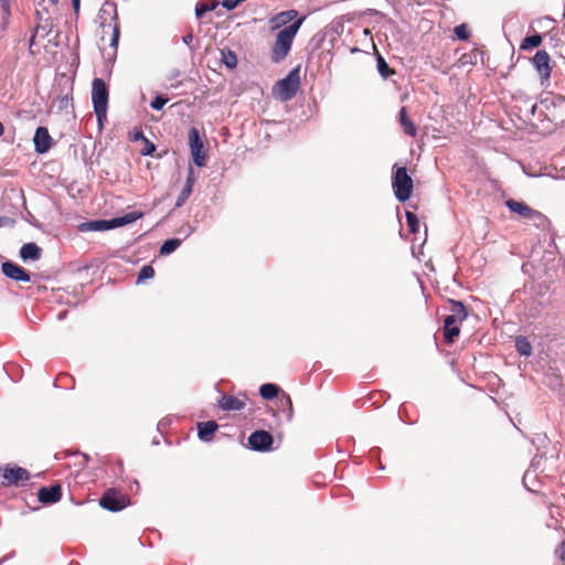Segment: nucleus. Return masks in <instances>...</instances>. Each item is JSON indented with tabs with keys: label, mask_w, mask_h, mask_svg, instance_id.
I'll return each mask as SVG.
<instances>
[{
	"label": "nucleus",
	"mask_w": 565,
	"mask_h": 565,
	"mask_svg": "<svg viewBox=\"0 0 565 565\" xmlns=\"http://www.w3.org/2000/svg\"><path fill=\"white\" fill-rule=\"evenodd\" d=\"M14 221L9 216H0V227L12 226Z\"/></svg>",
	"instance_id": "obj_46"
},
{
	"label": "nucleus",
	"mask_w": 565,
	"mask_h": 565,
	"mask_svg": "<svg viewBox=\"0 0 565 565\" xmlns=\"http://www.w3.org/2000/svg\"><path fill=\"white\" fill-rule=\"evenodd\" d=\"M104 15L110 17L113 21H117L118 13H117V6L113 1H105L99 10V17L100 19H104Z\"/></svg>",
	"instance_id": "obj_26"
},
{
	"label": "nucleus",
	"mask_w": 565,
	"mask_h": 565,
	"mask_svg": "<svg viewBox=\"0 0 565 565\" xmlns=\"http://www.w3.org/2000/svg\"><path fill=\"white\" fill-rule=\"evenodd\" d=\"M274 437L264 429L255 430L248 437V446L252 450L258 452H266L273 449Z\"/></svg>",
	"instance_id": "obj_8"
},
{
	"label": "nucleus",
	"mask_w": 565,
	"mask_h": 565,
	"mask_svg": "<svg viewBox=\"0 0 565 565\" xmlns=\"http://www.w3.org/2000/svg\"><path fill=\"white\" fill-rule=\"evenodd\" d=\"M460 329L458 324L444 327L445 340L449 343L454 342L455 338L459 335Z\"/></svg>",
	"instance_id": "obj_37"
},
{
	"label": "nucleus",
	"mask_w": 565,
	"mask_h": 565,
	"mask_svg": "<svg viewBox=\"0 0 565 565\" xmlns=\"http://www.w3.org/2000/svg\"><path fill=\"white\" fill-rule=\"evenodd\" d=\"M507 207L518 215H520L522 218L526 220L529 218L530 214L532 213V207L527 205L526 203L522 201H516L513 199H509L505 201Z\"/></svg>",
	"instance_id": "obj_17"
},
{
	"label": "nucleus",
	"mask_w": 565,
	"mask_h": 565,
	"mask_svg": "<svg viewBox=\"0 0 565 565\" xmlns=\"http://www.w3.org/2000/svg\"><path fill=\"white\" fill-rule=\"evenodd\" d=\"M52 137L46 127L40 126L33 136L34 151L39 154L46 153L52 147Z\"/></svg>",
	"instance_id": "obj_11"
},
{
	"label": "nucleus",
	"mask_w": 565,
	"mask_h": 565,
	"mask_svg": "<svg viewBox=\"0 0 565 565\" xmlns=\"http://www.w3.org/2000/svg\"><path fill=\"white\" fill-rule=\"evenodd\" d=\"M34 38H35V35L33 34V35H32V38H31V40H30V44H31V45H32V44H33V42H34Z\"/></svg>",
	"instance_id": "obj_55"
},
{
	"label": "nucleus",
	"mask_w": 565,
	"mask_h": 565,
	"mask_svg": "<svg viewBox=\"0 0 565 565\" xmlns=\"http://www.w3.org/2000/svg\"><path fill=\"white\" fill-rule=\"evenodd\" d=\"M536 480V472L535 470L529 468L524 476H523V486L529 490V491H532V492H535L536 490L531 486L534 483V481Z\"/></svg>",
	"instance_id": "obj_36"
},
{
	"label": "nucleus",
	"mask_w": 565,
	"mask_h": 565,
	"mask_svg": "<svg viewBox=\"0 0 565 565\" xmlns=\"http://www.w3.org/2000/svg\"><path fill=\"white\" fill-rule=\"evenodd\" d=\"M526 220L531 221L533 225L537 228L544 230L548 225V218L543 213L534 209L532 210V213Z\"/></svg>",
	"instance_id": "obj_27"
},
{
	"label": "nucleus",
	"mask_w": 565,
	"mask_h": 565,
	"mask_svg": "<svg viewBox=\"0 0 565 565\" xmlns=\"http://www.w3.org/2000/svg\"><path fill=\"white\" fill-rule=\"evenodd\" d=\"M192 41H193V34H192V33H188V34H185L184 36H182V42H183L185 45H188V46H190V45H191Z\"/></svg>",
	"instance_id": "obj_49"
},
{
	"label": "nucleus",
	"mask_w": 565,
	"mask_h": 565,
	"mask_svg": "<svg viewBox=\"0 0 565 565\" xmlns=\"http://www.w3.org/2000/svg\"><path fill=\"white\" fill-rule=\"evenodd\" d=\"M182 239L180 238H169L162 243L160 246L161 255H170L181 245Z\"/></svg>",
	"instance_id": "obj_30"
},
{
	"label": "nucleus",
	"mask_w": 565,
	"mask_h": 565,
	"mask_svg": "<svg viewBox=\"0 0 565 565\" xmlns=\"http://www.w3.org/2000/svg\"><path fill=\"white\" fill-rule=\"evenodd\" d=\"M194 183H195V173H194L193 168L190 167L188 174H186L185 183H184L180 194L177 198L175 207H181L186 202V200L189 199V196L191 195V193L193 191Z\"/></svg>",
	"instance_id": "obj_14"
},
{
	"label": "nucleus",
	"mask_w": 565,
	"mask_h": 565,
	"mask_svg": "<svg viewBox=\"0 0 565 565\" xmlns=\"http://www.w3.org/2000/svg\"><path fill=\"white\" fill-rule=\"evenodd\" d=\"M194 232V227L191 225H186L185 227L179 230L180 234H183V237H189Z\"/></svg>",
	"instance_id": "obj_47"
},
{
	"label": "nucleus",
	"mask_w": 565,
	"mask_h": 565,
	"mask_svg": "<svg viewBox=\"0 0 565 565\" xmlns=\"http://www.w3.org/2000/svg\"><path fill=\"white\" fill-rule=\"evenodd\" d=\"M280 392V387L274 383H265L259 387V395L263 399L269 401L273 398H278Z\"/></svg>",
	"instance_id": "obj_23"
},
{
	"label": "nucleus",
	"mask_w": 565,
	"mask_h": 565,
	"mask_svg": "<svg viewBox=\"0 0 565 565\" xmlns=\"http://www.w3.org/2000/svg\"><path fill=\"white\" fill-rule=\"evenodd\" d=\"M542 460H543L542 456H535L531 461L530 468L535 470V472H536L541 467Z\"/></svg>",
	"instance_id": "obj_44"
},
{
	"label": "nucleus",
	"mask_w": 565,
	"mask_h": 565,
	"mask_svg": "<svg viewBox=\"0 0 565 565\" xmlns=\"http://www.w3.org/2000/svg\"><path fill=\"white\" fill-rule=\"evenodd\" d=\"M108 86L103 78L96 77L92 83V102L99 126L104 125L108 109Z\"/></svg>",
	"instance_id": "obj_2"
},
{
	"label": "nucleus",
	"mask_w": 565,
	"mask_h": 565,
	"mask_svg": "<svg viewBox=\"0 0 565 565\" xmlns=\"http://www.w3.org/2000/svg\"><path fill=\"white\" fill-rule=\"evenodd\" d=\"M217 406L225 412H236L245 407V402L236 396L224 394L217 399Z\"/></svg>",
	"instance_id": "obj_15"
},
{
	"label": "nucleus",
	"mask_w": 565,
	"mask_h": 565,
	"mask_svg": "<svg viewBox=\"0 0 565 565\" xmlns=\"http://www.w3.org/2000/svg\"><path fill=\"white\" fill-rule=\"evenodd\" d=\"M129 504L130 499L116 489H107L99 499V505L110 512H119Z\"/></svg>",
	"instance_id": "obj_5"
},
{
	"label": "nucleus",
	"mask_w": 565,
	"mask_h": 565,
	"mask_svg": "<svg viewBox=\"0 0 565 565\" xmlns=\"http://www.w3.org/2000/svg\"><path fill=\"white\" fill-rule=\"evenodd\" d=\"M297 15L298 12L296 10L282 11L270 19L271 28L279 29L292 21Z\"/></svg>",
	"instance_id": "obj_21"
},
{
	"label": "nucleus",
	"mask_w": 565,
	"mask_h": 565,
	"mask_svg": "<svg viewBox=\"0 0 565 565\" xmlns=\"http://www.w3.org/2000/svg\"><path fill=\"white\" fill-rule=\"evenodd\" d=\"M179 75H180L179 71H178V70H173V71H171V73L169 74L168 79H169V81L174 79V78H177Z\"/></svg>",
	"instance_id": "obj_51"
},
{
	"label": "nucleus",
	"mask_w": 565,
	"mask_h": 565,
	"mask_svg": "<svg viewBox=\"0 0 565 565\" xmlns=\"http://www.w3.org/2000/svg\"><path fill=\"white\" fill-rule=\"evenodd\" d=\"M1 270L6 277L14 281L29 282L31 280L30 274L23 267L11 260L3 262L1 264Z\"/></svg>",
	"instance_id": "obj_10"
},
{
	"label": "nucleus",
	"mask_w": 565,
	"mask_h": 565,
	"mask_svg": "<svg viewBox=\"0 0 565 565\" xmlns=\"http://www.w3.org/2000/svg\"><path fill=\"white\" fill-rule=\"evenodd\" d=\"M4 132V127L2 125V122L0 121V136H2Z\"/></svg>",
	"instance_id": "obj_53"
},
{
	"label": "nucleus",
	"mask_w": 565,
	"mask_h": 565,
	"mask_svg": "<svg viewBox=\"0 0 565 565\" xmlns=\"http://www.w3.org/2000/svg\"><path fill=\"white\" fill-rule=\"evenodd\" d=\"M152 444H154V445H159L158 439H153Z\"/></svg>",
	"instance_id": "obj_57"
},
{
	"label": "nucleus",
	"mask_w": 565,
	"mask_h": 565,
	"mask_svg": "<svg viewBox=\"0 0 565 565\" xmlns=\"http://www.w3.org/2000/svg\"><path fill=\"white\" fill-rule=\"evenodd\" d=\"M277 411L285 422L290 423L294 419V406L289 394L282 393L277 398Z\"/></svg>",
	"instance_id": "obj_13"
},
{
	"label": "nucleus",
	"mask_w": 565,
	"mask_h": 565,
	"mask_svg": "<svg viewBox=\"0 0 565 565\" xmlns=\"http://www.w3.org/2000/svg\"><path fill=\"white\" fill-rule=\"evenodd\" d=\"M398 121L402 126L404 132L411 137H415L417 134V128L415 124L408 118L406 107H402L398 113Z\"/></svg>",
	"instance_id": "obj_22"
},
{
	"label": "nucleus",
	"mask_w": 565,
	"mask_h": 565,
	"mask_svg": "<svg viewBox=\"0 0 565 565\" xmlns=\"http://www.w3.org/2000/svg\"><path fill=\"white\" fill-rule=\"evenodd\" d=\"M550 55L546 51L540 50L535 53L532 58L533 66L537 74L540 75L541 84L545 85L550 81L551 77V66H550Z\"/></svg>",
	"instance_id": "obj_9"
},
{
	"label": "nucleus",
	"mask_w": 565,
	"mask_h": 565,
	"mask_svg": "<svg viewBox=\"0 0 565 565\" xmlns=\"http://www.w3.org/2000/svg\"><path fill=\"white\" fill-rule=\"evenodd\" d=\"M82 232H103L109 231L113 228L111 218L109 220H93L88 222H84L78 226Z\"/></svg>",
	"instance_id": "obj_16"
},
{
	"label": "nucleus",
	"mask_w": 565,
	"mask_h": 565,
	"mask_svg": "<svg viewBox=\"0 0 565 565\" xmlns=\"http://www.w3.org/2000/svg\"><path fill=\"white\" fill-rule=\"evenodd\" d=\"M542 43V35L540 33H534L532 35H527L525 36L521 44H520V49L521 50H529V49H532V47H537L539 45H541Z\"/></svg>",
	"instance_id": "obj_29"
},
{
	"label": "nucleus",
	"mask_w": 565,
	"mask_h": 565,
	"mask_svg": "<svg viewBox=\"0 0 565 565\" xmlns=\"http://www.w3.org/2000/svg\"><path fill=\"white\" fill-rule=\"evenodd\" d=\"M2 472V484L4 486H18L20 482L28 481L30 479V472L19 466L6 465L0 468Z\"/></svg>",
	"instance_id": "obj_7"
},
{
	"label": "nucleus",
	"mask_w": 565,
	"mask_h": 565,
	"mask_svg": "<svg viewBox=\"0 0 565 565\" xmlns=\"http://www.w3.org/2000/svg\"><path fill=\"white\" fill-rule=\"evenodd\" d=\"M38 499L43 504H53L62 499V487L55 483L50 487H42L38 491Z\"/></svg>",
	"instance_id": "obj_12"
},
{
	"label": "nucleus",
	"mask_w": 565,
	"mask_h": 565,
	"mask_svg": "<svg viewBox=\"0 0 565 565\" xmlns=\"http://www.w3.org/2000/svg\"><path fill=\"white\" fill-rule=\"evenodd\" d=\"M74 13L77 15L79 12L81 0H71Z\"/></svg>",
	"instance_id": "obj_50"
},
{
	"label": "nucleus",
	"mask_w": 565,
	"mask_h": 565,
	"mask_svg": "<svg viewBox=\"0 0 565 565\" xmlns=\"http://www.w3.org/2000/svg\"><path fill=\"white\" fill-rule=\"evenodd\" d=\"M300 88V65L294 67L286 77L279 79L273 87V95L287 102L294 98Z\"/></svg>",
	"instance_id": "obj_3"
},
{
	"label": "nucleus",
	"mask_w": 565,
	"mask_h": 565,
	"mask_svg": "<svg viewBox=\"0 0 565 565\" xmlns=\"http://www.w3.org/2000/svg\"><path fill=\"white\" fill-rule=\"evenodd\" d=\"M515 348L518 353H531L532 347L525 337L519 335L515 339Z\"/></svg>",
	"instance_id": "obj_35"
},
{
	"label": "nucleus",
	"mask_w": 565,
	"mask_h": 565,
	"mask_svg": "<svg viewBox=\"0 0 565 565\" xmlns=\"http://www.w3.org/2000/svg\"><path fill=\"white\" fill-rule=\"evenodd\" d=\"M20 257L22 260H39L41 257V248L35 243H25L20 248Z\"/></svg>",
	"instance_id": "obj_20"
},
{
	"label": "nucleus",
	"mask_w": 565,
	"mask_h": 565,
	"mask_svg": "<svg viewBox=\"0 0 565 565\" xmlns=\"http://www.w3.org/2000/svg\"><path fill=\"white\" fill-rule=\"evenodd\" d=\"M450 315L458 318L460 321L465 320L468 316L467 309L461 301L450 300Z\"/></svg>",
	"instance_id": "obj_31"
},
{
	"label": "nucleus",
	"mask_w": 565,
	"mask_h": 565,
	"mask_svg": "<svg viewBox=\"0 0 565 565\" xmlns=\"http://www.w3.org/2000/svg\"><path fill=\"white\" fill-rule=\"evenodd\" d=\"M52 4H57L58 0H50Z\"/></svg>",
	"instance_id": "obj_56"
},
{
	"label": "nucleus",
	"mask_w": 565,
	"mask_h": 565,
	"mask_svg": "<svg viewBox=\"0 0 565 565\" xmlns=\"http://www.w3.org/2000/svg\"><path fill=\"white\" fill-rule=\"evenodd\" d=\"M218 425L214 420L202 422L198 424V436L202 441H210Z\"/></svg>",
	"instance_id": "obj_18"
},
{
	"label": "nucleus",
	"mask_w": 565,
	"mask_h": 565,
	"mask_svg": "<svg viewBox=\"0 0 565 565\" xmlns=\"http://www.w3.org/2000/svg\"><path fill=\"white\" fill-rule=\"evenodd\" d=\"M536 108H537L536 104L532 105V107H531V113H532V114H534V113H535V110H536Z\"/></svg>",
	"instance_id": "obj_54"
},
{
	"label": "nucleus",
	"mask_w": 565,
	"mask_h": 565,
	"mask_svg": "<svg viewBox=\"0 0 565 565\" xmlns=\"http://www.w3.org/2000/svg\"><path fill=\"white\" fill-rule=\"evenodd\" d=\"M406 223L411 233L415 234L419 231V220L417 215L411 211L405 212Z\"/></svg>",
	"instance_id": "obj_33"
},
{
	"label": "nucleus",
	"mask_w": 565,
	"mask_h": 565,
	"mask_svg": "<svg viewBox=\"0 0 565 565\" xmlns=\"http://www.w3.org/2000/svg\"><path fill=\"white\" fill-rule=\"evenodd\" d=\"M348 21H350V18H347L345 15L337 17L330 23L329 29L337 36H341L344 32V24Z\"/></svg>",
	"instance_id": "obj_28"
},
{
	"label": "nucleus",
	"mask_w": 565,
	"mask_h": 565,
	"mask_svg": "<svg viewBox=\"0 0 565 565\" xmlns=\"http://www.w3.org/2000/svg\"><path fill=\"white\" fill-rule=\"evenodd\" d=\"M550 520L547 521V526L557 529L558 519L562 518V509L557 503H551L548 505Z\"/></svg>",
	"instance_id": "obj_24"
},
{
	"label": "nucleus",
	"mask_w": 565,
	"mask_h": 565,
	"mask_svg": "<svg viewBox=\"0 0 565 565\" xmlns=\"http://www.w3.org/2000/svg\"><path fill=\"white\" fill-rule=\"evenodd\" d=\"M168 98L163 95H156L150 103V107L154 110H161L168 103Z\"/></svg>",
	"instance_id": "obj_39"
},
{
	"label": "nucleus",
	"mask_w": 565,
	"mask_h": 565,
	"mask_svg": "<svg viewBox=\"0 0 565 565\" xmlns=\"http://www.w3.org/2000/svg\"><path fill=\"white\" fill-rule=\"evenodd\" d=\"M461 61H462V64H466V63L473 64L475 63V62H472V60L468 55H463L461 57Z\"/></svg>",
	"instance_id": "obj_52"
},
{
	"label": "nucleus",
	"mask_w": 565,
	"mask_h": 565,
	"mask_svg": "<svg viewBox=\"0 0 565 565\" xmlns=\"http://www.w3.org/2000/svg\"><path fill=\"white\" fill-rule=\"evenodd\" d=\"M376 67H377V72L379 74L383 77V78H387L392 73H394L390 65L387 64V62L385 61V58L382 56V55H377L376 57Z\"/></svg>",
	"instance_id": "obj_32"
},
{
	"label": "nucleus",
	"mask_w": 565,
	"mask_h": 565,
	"mask_svg": "<svg viewBox=\"0 0 565 565\" xmlns=\"http://www.w3.org/2000/svg\"><path fill=\"white\" fill-rule=\"evenodd\" d=\"M143 142H145V146L141 149L140 153L145 157L151 156L156 151V146L148 138L146 140H143Z\"/></svg>",
	"instance_id": "obj_41"
},
{
	"label": "nucleus",
	"mask_w": 565,
	"mask_h": 565,
	"mask_svg": "<svg viewBox=\"0 0 565 565\" xmlns=\"http://www.w3.org/2000/svg\"><path fill=\"white\" fill-rule=\"evenodd\" d=\"M154 276V269L151 265H145L141 267L138 277L137 284H142L143 281L151 279Z\"/></svg>",
	"instance_id": "obj_34"
},
{
	"label": "nucleus",
	"mask_w": 565,
	"mask_h": 565,
	"mask_svg": "<svg viewBox=\"0 0 565 565\" xmlns=\"http://www.w3.org/2000/svg\"><path fill=\"white\" fill-rule=\"evenodd\" d=\"M189 145H190L193 163L198 168L204 167L205 162H206V156L204 152V143L201 140L199 130L194 127L191 128L189 131Z\"/></svg>",
	"instance_id": "obj_6"
},
{
	"label": "nucleus",
	"mask_w": 565,
	"mask_h": 565,
	"mask_svg": "<svg viewBox=\"0 0 565 565\" xmlns=\"http://www.w3.org/2000/svg\"><path fill=\"white\" fill-rule=\"evenodd\" d=\"M555 554L559 557L561 561L565 562V542H562L557 548L555 550Z\"/></svg>",
	"instance_id": "obj_45"
},
{
	"label": "nucleus",
	"mask_w": 565,
	"mask_h": 565,
	"mask_svg": "<svg viewBox=\"0 0 565 565\" xmlns=\"http://www.w3.org/2000/svg\"><path fill=\"white\" fill-rule=\"evenodd\" d=\"M454 33L460 41H467L470 38V31L468 30V26L465 23L456 25L454 29Z\"/></svg>",
	"instance_id": "obj_38"
},
{
	"label": "nucleus",
	"mask_w": 565,
	"mask_h": 565,
	"mask_svg": "<svg viewBox=\"0 0 565 565\" xmlns=\"http://www.w3.org/2000/svg\"><path fill=\"white\" fill-rule=\"evenodd\" d=\"M305 21V17L295 20L289 25L281 29L276 36V41L271 49V61L275 63L281 62L289 53L294 39L298 33L301 24Z\"/></svg>",
	"instance_id": "obj_1"
},
{
	"label": "nucleus",
	"mask_w": 565,
	"mask_h": 565,
	"mask_svg": "<svg viewBox=\"0 0 565 565\" xmlns=\"http://www.w3.org/2000/svg\"><path fill=\"white\" fill-rule=\"evenodd\" d=\"M460 320L452 315H447L444 319V327L456 326Z\"/></svg>",
	"instance_id": "obj_43"
},
{
	"label": "nucleus",
	"mask_w": 565,
	"mask_h": 565,
	"mask_svg": "<svg viewBox=\"0 0 565 565\" xmlns=\"http://www.w3.org/2000/svg\"><path fill=\"white\" fill-rule=\"evenodd\" d=\"M221 62L230 70H234L237 66V56L230 49L221 50Z\"/></svg>",
	"instance_id": "obj_25"
},
{
	"label": "nucleus",
	"mask_w": 565,
	"mask_h": 565,
	"mask_svg": "<svg viewBox=\"0 0 565 565\" xmlns=\"http://www.w3.org/2000/svg\"><path fill=\"white\" fill-rule=\"evenodd\" d=\"M392 186L397 201L405 202L411 198L413 192V180L408 175L405 167H399L395 170L392 177Z\"/></svg>",
	"instance_id": "obj_4"
},
{
	"label": "nucleus",
	"mask_w": 565,
	"mask_h": 565,
	"mask_svg": "<svg viewBox=\"0 0 565 565\" xmlns=\"http://www.w3.org/2000/svg\"><path fill=\"white\" fill-rule=\"evenodd\" d=\"M143 216V213L140 211H131L121 216H116L111 218L113 228H117L120 226H125L131 224Z\"/></svg>",
	"instance_id": "obj_19"
},
{
	"label": "nucleus",
	"mask_w": 565,
	"mask_h": 565,
	"mask_svg": "<svg viewBox=\"0 0 565 565\" xmlns=\"http://www.w3.org/2000/svg\"><path fill=\"white\" fill-rule=\"evenodd\" d=\"M214 7L204 4V3H196L195 6V17L198 19L202 18L207 11H211Z\"/></svg>",
	"instance_id": "obj_40"
},
{
	"label": "nucleus",
	"mask_w": 565,
	"mask_h": 565,
	"mask_svg": "<svg viewBox=\"0 0 565 565\" xmlns=\"http://www.w3.org/2000/svg\"><path fill=\"white\" fill-rule=\"evenodd\" d=\"M118 41H119V26L117 24H115L114 28H113V34H111V39H110V46L114 47V49H117Z\"/></svg>",
	"instance_id": "obj_42"
},
{
	"label": "nucleus",
	"mask_w": 565,
	"mask_h": 565,
	"mask_svg": "<svg viewBox=\"0 0 565 565\" xmlns=\"http://www.w3.org/2000/svg\"><path fill=\"white\" fill-rule=\"evenodd\" d=\"M131 139H132V140H135V141H139V140L143 141V140H146V139H147V137L143 135V132H142V131H136V132L132 135Z\"/></svg>",
	"instance_id": "obj_48"
}]
</instances>
